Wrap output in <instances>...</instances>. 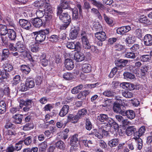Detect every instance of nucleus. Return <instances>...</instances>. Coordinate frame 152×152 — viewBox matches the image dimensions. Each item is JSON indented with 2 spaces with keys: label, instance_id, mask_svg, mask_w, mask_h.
Here are the masks:
<instances>
[{
  "label": "nucleus",
  "instance_id": "nucleus-36",
  "mask_svg": "<svg viewBox=\"0 0 152 152\" xmlns=\"http://www.w3.org/2000/svg\"><path fill=\"white\" fill-rule=\"evenodd\" d=\"M146 130L144 126H142L139 129L138 132H136L135 133V134H136L139 137L143 135L145 133Z\"/></svg>",
  "mask_w": 152,
  "mask_h": 152
},
{
  "label": "nucleus",
  "instance_id": "nucleus-40",
  "mask_svg": "<svg viewBox=\"0 0 152 152\" xmlns=\"http://www.w3.org/2000/svg\"><path fill=\"white\" fill-rule=\"evenodd\" d=\"M46 0H40L36 1L34 3V5L35 7H40L43 6L45 4ZM49 1V0H48Z\"/></svg>",
  "mask_w": 152,
  "mask_h": 152
},
{
  "label": "nucleus",
  "instance_id": "nucleus-6",
  "mask_svg": "<svg viewBox=\"0 0 152 152\" xmlns=\"http://www.w3.org/2000/svg\"><path fill=\"white\" fill-rule=\"evenodd\" d=\"M77 137V134H75L71 137L70 140V145L71 146L70 149V151L75 150L77 143L78 140Z\"/></svg>",
  "mask_w": 152,
  "mask_h": 152
},
{
  "label": "nucleus",
  "instance_id": "nucleus-43",
  "mask_svg": "<svg viewBox=\"0 0 152 152\" xmlns=\"http://www.w3.org/2000/svg\"><path fill=\"white\" fill-rule=\"evenodd\" d=\"M135 130V129L134 127L133 126H129L127 128L126 132L128 136H130L132 134V132Z\"/></svg>",
  "mask_w": 152,
  "mask_h": 152
},
{
  "label": "nucleus",
  "instance_id": "nucleus-34",
  "mask_svg": "<svg viewBox=\"0 0 152 152\" xmlns=\"http://www.w3.org/2000/svg\"><path fill=\"white\" fill-rule=\"evenodd\" d=\"M107 118H108L107 115L103 114H100L97 117V119L102 122L106 121Z\"/></svg>",
  "mask_w": 152,
  "mask_h": 152
},
{
  "label": "nucleus",
  "instance_id": "nucleus-62",
  "mask_svg": "<svg viewBox=\"0 0 152 152\" xmlns=\"http://www.w3.org/2000/svg\"><path fill=\"white\" fill-rule=\"evenodd\" d=\"M53 107V104H48L44 107V109L45 111H50V110L52 109Z\"/></svg>",
  "mask_w": 152,
  "mask_h": 152
},
{
  "label": "nucleus",
  "instance_id": "nucleus-38",
  "mask_svg": "<svg viewBox=\"0 0 152 152\" xmlns=\"http://www.w3.org/2000/svg\"><path fill=\"white\" fill-rule=\"evenodd\" d=\"M21 71L26 74H28L30 71V69L28 66L26 65H23L21 66Z\"/></svg>",
  "mask_w": 152,
  "mask_h": 152
},
{
  "label": "nucleus",
  "instance_id": "nucleus-22",
  "mask_svg": "<svg viewBox=\"0 0 152 152\" xmlns=\"http://www.w3.org/2000/svg\"><path fill=\"white\" fill-rule=\"evenodd\" d=\"M124 113L125 114L122 115L123 116L126 115L128 118L130 119H133L135 117V113L132 110H129L126 112L124 111Z\"/></svg>",
  "mask_w": 152,
  "mask_h": 152
},
{
  "label": "nucleus",
  "instance_id": "nucleus-4",
  "mask_svg": "<svg viewBox=\"0 0 152 152\" xmlns=\"http://www.w3.org/2000/svg\"><path fill=\"white\" fill-rule=\"evenodd\" d=\"M20 40L18 41L16 43V51L20 53L26 49L25 47L23 44L24 40L23 37L21 36H20Z\"/></svg>",
  "mask_w": 152,
  "mask_h": 152
},
{
  "label": "nucleus",
  "instance_id": "nucleus-26",
  "mask_svg": "<svg viewBox=\"0 0 152 152\" xmlns=\"http://www.w3.org/2000/svg\"><path fill=\"white\" fill-rule=\"evenodd\" d=\"M26 84L27 88H31L35 86V83L34 80L32 78L27 79L26 81Z\"/></svg>",
  "mask_w": 152,
  "mask_h": 152
},
{
  "label": "nucleus",
  "instance_id": "nucleus-64",
  "mask_svg": "<svg viewBox=\"0 0 152 152\" xmlns=\"http://www.w3.org/2000/svg\"><path fill=\"white\" fill-rule=\"evenodd\" d=\"M20 90L21 91H26L28 90V88L26 86V85H25L24 83H21L20 86L19 87Z\"/></svg>",
  "mask_w": 152,
  "mask_h": 152
},
{
  "label": "nucleus",
  "instance_id": "nucleus-42",
  "mask_svg": "<svg viewBox=\"0 0 152 152\" xmlns=\"http://www.w3.org/2000/svg\"><path fill=\"white\" fill-rule=\"evenodd\" d=\"M122 95L126 98H130L132 97L133 94L131 92L124 91L122 93Z\"/></svg>",
  "mask_w": 152,
  "mask_h": 152
},
{
  "label": "nucleus",
  "instance_id": "nucleus-9",
  "mask_svg": "<svg viewBox=\"0 0 152 152\" xmlns=\"http://www.w3.org/2000/svg\"><path fill=\"white\" fill-rule=\"evenodd\" d=\"M131 29V27L129 26H122L117 29V33L118 34L123 35L129 31Z\"/></svg>",
  "mask_w": 152,
  "mask_h": 152
},
{
  "label": "nucleus",
  "instance_id": "nucleus-53",
  "mask_svg": "<svg viewBox=\"0 0 152 152\" xmlns=\"http://www.w3.org/2000/svg\"><path fill=\"white\" fill-rule=\"evenodd\" d=\"M66 46L68 48L70 49H73L75 48V42H68Z\"/></svg>",
  "mask_w": 152,
  "mask_h": 152
},
{
  "label": "nucleus",
  "instance_id": "nucleus-35",
  "mask_svg": "<svg viewBox=\"0 0 152 152\" xmlns=\"http://www.w3.org/2000/svg\"><path fill=\"white\" fill-rule=\"evenodd\" d=\"M91 3L96 6L98 8L103 9L104 8V6L100 2L97 1L95 0H91Z\"/></svg>",
  "mask_w": 152,
  "mask_h": 152
},
{
  "label": "nucleus",
  "instance_id": "nucleus-61",
  "mask_svg": "<svg viewBox=\"0 0 152 152\" xmlns=\"http://www.w3.org/2000/svg\"><path fill=\"white\" fill-rule=\"evenodd\" d=\"M21 108L20 106L13 107L10 109V112L13 114L19 111L20 110V109Z\"/></svg>",
  "mask_w": 152,
  "mask_h": 152
},
{
  "label": "nucleus",
  "instance_id": "nucleus-5",
  "mask_svg": "<svg viewBox=\"0 0 152 152\" xmlns=\"http://www.w3.org/2000/svg\"><path fill=\"white\" fill-rule=\"evenodd\" d=\"M51 6L48 4H47L45 5L44 10L40 9L37 10L36 12V14L37 16V18H41L44 15L45 11H48L50 10Z\"/></svg>",
  "mask_w": 152,
  "mask_h": 152
},
{
  "label": "nucleus",
  "instance_id": "nucleus-52",
  "mask_svg": "<svg viewBox=\"0 0 152 152\" xmlns=\"http://www.w3.org/2000/svg\"><path fill=\"white\" fill-rule=\"evenodd\" d=\"M128 60H127L120 59L118 61V66H125L128 63Z\"/></svg>",
  "mask_w": 152,
  "mask_h": 152
},
{
  "label": "nucleus",
  "instance_id": "nucleus-29",
  "mask_svg": "<svg viewBox=\"0 0 152 152\" xmlns=\"http://www.w3.org/2000/svg\"><path fill=\"white\" fill-rule=\"evenodd\" d=\"M8 30L6 26L0 24V34L1 35H5L7 34Z\"/></svg>",
  "mask_w": 152,
  "mask_h": 152
},
{
  "label": "nucleus",
  "instance_id": "nucleus-30",
  "mask_svg": "<svg viewBox=\"0 0 152 152\" xmlns=\"http://www.w3.org/2000/svg\"><path fill=\"white\" fill-rule=\"evenodd\" d=\"M6 105L4 101L0 102V113L1 114L4 113L6 111Z\"/></svg>",
  "mask_w": 152,
  "mask_h": 152
},
{
  "label": "nucleus",
  "instance_id": "nucleus-39",
  "mask_svg": "<svg viewBox=\"0 0 152 152\" xmlns=\"http://www.w3.org/2000/svg\"><path fill=\"white\" fill-rule=\"evenodd\" d=\"M56 145L57 148L61 150H64L65 147V144L61 140H60L56 142Z\"/></svg>",
  "mask_w": 152,
  "mask_h": 152
},
{
  "label": "nucleus",
  "instance_id": "nucleus-17",
  "mask_svg": "<svg viewBox=\"0 0 152 152\" xmlns=\"http://www.w3.org/2000/svg\"><path fill=\"white\" fill-rule=\"evenodd\" d=\"M7 37L9 39L11 40H15L16 34L15 32L13 29H8L7 33Z\"/></svg>",
  "mask_w": 152,
  "mask_h": 152
},
{
  "label": "nucleus",
  "instance_id": "nucleus-44",
  "mask_svg": "<svg viewBox=\"0 0 152 152\" xmlns=\"http://www.w3.org/2000/svg\"><path fill=\"white\" fill-rule=\"evenodd\" d=\"M124 76L125 79H133L135 77L134 75L128 72H125L124 73Z\"/></svg>",
  "mask_w": 152,
  "mask_h": 152
},
{
  "label": "nucleus",
  "instance_id": "nucleus-15",
  "mask_svg": "<svg viewBox=\"0 0 152 152\" xmlns=\"http://www.w3.org/2000/svg\"><path fill=\"white\" fill-rule=\"evenodd\" d=\"M120 86L124 89L126 90H132L134 88V85L129 83L124 82L121 83Z\"/></svg>",
  "mask_w": 152,
  "mask_h": 152
},
{
  "label": "nucleus",
  "instance_id": "nucleus-46",
  "mask_svg": "<svg viewBox=\"0 0 152 152\" xmlns=\"http://www.w3.org/2000/svg\"><path fill=\"white\" fill-rule=\"evenodd\" d=\"M151 58V56L149 55H143L140 57V59L143 62L149 61Z\"/></svg>",
  "mask_w": 152,
  "mask_h": 152
},
{
  "label": "nucleus",
  "instance_id": "nucleus-51",
  "mask_svg": "<svg viewBox=\"0 0 152 152\" xmlns=\"http://www.w3.org/2000/svg\"><path fill=\"white\" fill-rule=\"evenodd\" d=\"M20 55L21 56H23L24 58L27 57V58H30L31 56L30 54L29 53V52L27 51L25 49V51H23V52H21Z\"/></svg>",
  "mask_w": 152,
  "mask_h": 152
},
{
  "label": "nucleus",
  "instance_id": "nucleus-57",
  "mask_svg": "<svg viewBox=\"0 0 152 152\" xmlns=\"http://www.w3.org/2000/svg\"><path fill=\"white\" fill-rule=\"evenodd\" d=\"M20 76L19 75H17L13 78V83L14 85H16L20 82Z\"/></svg>",
  "mask_w": 152,
  "mask_h": 152
},
{
  "label": "nucleus",
  "instance_id": "nucleus-24",
  "mask_svg": "<svg viewBox=\"0 0 152 152\" xmlns=\"http://www.w3.org/2000/svg\"><path fill=\"white\" fill-rule=\"evenodd\" d=\"M136 40V38L134 35H130L126 39L125 42L128 44H131L134 43Z\"/></svg>",
  "mask_w": 152,
  "mask_h": 152
},
{
  "label": "nucleus",
  "instance_id": "nucleus-60",
  "mask_svg": "<svg viewBox=\"0 0 152 152\" xmlns=\"http://www.w3.org/2000/svg\"><path fill=\"white\" fill-rule=\"evenodd\" d=\"M50 40L52 42H56L58 40V37L56 35H53L50 37Z\"/></svg>",
  "mask_w": 152,
  "mask_h": 152
},
{
  "label": "nucleus",
  "instance_id": "nucleus-59",
  "mask_svg": "<svg viewBox=\"0 0 152 152\" xmlns=\"http://www.w3.org/2000/svg\"><path fill=\"white\" fill-rule=\"evenodd\" d=\"M94 28L97 31H100L102 29V26L99 22L95 23L94 25Z\"/></svg>",
  "mask_w": 152,
  "mask_h": 152
},
{
  "label": "nucleus",
  "instance_id": "nucleus-48",
  "mask_svg": "<svg viewBox=\"0 0 152 152\" xmlns=\"http://www.w3.org/2000/svg\"><path fill=\"white\" fill-rule=\"evenodd\" d=\"M34 126L32 124L30 123H27L24 125L23 127V129L24 131L30 130L33 129Z\"/></svg>",
  "mask_w": 152,
  "mask_h": 152
},
{
  "label": "nucleus",
  "instance_id": "nucleus-37",
  "mask_svg": "<svg viewBox=\"0 0 152 152\" xmlns=\"http://www.w3.org/2000/svg\"><path fill=\"white\" fill-rule=\"evenodd\" d=\"M83 88V85L82 84H80L76 87L73 88L71 91L72 93L73 94H76L79 92Z\"/></svg>",
  "mask_w": 152,
  "mask_h": 152
},
{
  "label": "nucleus",
  "instance_id": "nucleus-20",
  "mask_svg": "<svg viewBox=\"0 0 152 152\" xmlns=\"http://www.w3.org/2000/svg\"><path fill=\"white\" fill-rule=\"evenodd\" d=\"M79 119L77 115L69 114L67 116V122H71L73 123H76Z\"/></svg>",
  "mask_w": 152,
  "mask_h": 152
},
{
  "label": "nucleus",
  "instance_id": "nucleus-31",
  "mask_svg": "<svg viewBox=\"0 0 152 152\" xmlns=\"http://www.w3.org/2000/svg\"><path fill=\"white\" fill-rule=\"evenodd\" d=\"M4 70L6 72H10L13 69V67L12 65L9 64H5L2 66Z\"/></svg>",
  "mask_w": 152,
  "mask_h": 152
},
{
  "label": "nucleus",
  "instance_id": "nucleus-8",
  "mask_svg": "<svg viewBox=\"0 0 152 152\" xmlns=\"http://www.w3.org/2000/svg\"><path fill=\"white\" fill-rule=\"evenodd\" d=\"M79 31V28L78 27H72L69 34L70 38L72 39H76Z\"/></svg>",
  "mask_w": 152,
  "mask_h": 152
},
{
  "label": "nucleus",
  "instance_id": "nucleus-7",
  "mask_svg": "<svg viewBox=\"0 0 152 152\" xmlns=\"http://www.w3.org/2000/svg\"><path fill=\"white\" fill-rule=\"evenodd\" d=\"M59 18L64 23H66V26L69 25L71 21L70 16L67 13H63L59 15Z\"/></svg>",
  "mask_w": 152,
  "mask_h": 152
},
{
  "label": "nucleus",
  "instance_id": "nucleus-27",
  "mask_svg": "<svg viewBox=\"0 0 152 152\" xmlns=\"http://www.w3.org/2000/svg\"><path fill=\"white\" fill-rule=\"evenodd\" d=\"M23 116L20 114H15L12 116L14 119V122L17 124H20L22 121Z\"/></svg>",
  "mask_w": 152,
  "mask_h": 152
},
{
  "label": "nucleus",
  "instance_id": "nucleus-50",
  "mask_svg": "<svg viewBox=\"0 0 152 152\" xmlns=\"http://www.w3.org/2000/svg\"><path fill=\"white\" fill-rule=\"evenodd\" d=\"M124 56L127 58L132 59L135 58V53L131 52L126 53L125 54Z\"/></svg>",
  "mask_w": 152,
  "mask_h": 152
},
{
  "label": "nucleus",
  "instance_id": "nucleus-33",
  "mask_svg": "<svg viewBox=\"0 0 152 152\" xmlns=\"http://www.w3.org/2000/svg\"><path fill=\"white\" fill-rule=\"evenodd\" d=\"M118 143V140L117 139H113L109 141L108 145L111 147L116 146Z\"/></svg>",
  "mask_w": 152,
  "mask_h": 152
},
{
  "label": "nucleus",
  "instance_id": "nucleus-11",
  "mask_svg": "<svg viewBox=\"0 0 152 152\" xmlns=\"http://www.w3.org/2000/svg\"><path fill=\"white\" fill-rule=\"evenodd\" d=\"M143 41L146 46H151L152 45V36L150 34L146 35L144 37Z\"/></svg>",
  "mask_w": 152,
  "mask_h": 152
},
{
  "label": "nucleus",
  "instance_id": "nucleus-54",
  "mask_svg": "<svg viewBox=\"0 0 152 152\" xmlns=\"http://www.w3.org/2000/svg\"><path fill=\"white\" fill-rule=\"evenodd\" d=\"M139 21L142 23H147L149 22L147 18L144 15L142 16L139 18Z\"/></svg>",
  "mask_w": 152,
  "mask_h": 152
},
{
  "label": "nucleus",
  "instance_id": "nucleus-1",
  "mask_svg": "<svg viewBox=\"0 0 152 152\" xmlns=\"http://www.w3.org/2000/svg\"><path fill=\"white\" fill-rule=\"evenodd\" d=\"M121 101L118 100V102H115L114 104L113 110L114 111L117 113H118L121 115H124V107L120 104V102Z\"/></svg>",
  "mask_w": 152,
  "mask_h": 152
},
{
  "label": "nucleus",
  "instance_id": "nucleus-12",
  "mask_svg": "<svg viewBox=\"0 0 152 152\" xmlns=\"http://www.w3.org/2000/svg\"><path fill=\"white\" fill-rule=\"evenodd\" d=\"M64 64L66 68L68 70H72L74 66V64L73 61L70 58H68L66 59Z\"/></svg>",
  "mask_w": 152,
  "mask_h": 152
},
{
  "label": "nucleus",
  "instance_id": "nucleus-63",
  "mask_svg": "<svg viewBox=\"0 0 152 152\" xmlns=\"http://www.w3.org/2000/svg\"><path fill=\"white\" fill-rule=\"evenodd\" d=\"M139 48V45L135 44L132 47L130 48V50L133 52L136 51Z\"/></svg>",
  "mask_w": 152,
  "mask_h": 152
},
{
  "label": "nucleus",
  "instance_id": "nucleus-56",
  "mask_svg": "<svg viewBox=\"0 0 152 152\" xmlns=\"http://www.w3.org/2000/svg\"><path fill=\"white\" fill-rule=\"evenodd\" d=\"M137 148L140 150L142 146V140L139 138H138L137 140Z\"/></svg>",
  "mask_w": 152,
  "mask_h": 152
},
{
  "label": "nucleus",
  "instance_id": "nucleus-58",
  "mask_svg": "<svg viewBox=\"0 0 152 152\" xmlns=\"http://www.w3.org/2000/svg\"><path fill=\"white\" fill-rule=\"evenodd\" d=\"M103 95L106 96L110 97L112 96L113 95V92L110 90H106L103 93Z\"/></svg>",
  "mask_w": 152,
  "mask_h": 152
},
{
  "label": "nucleus",
  "instance_id": "nucleus-13",
  "mask_svg": "<svg viewBox=\"0 0 152 152\" xmlns=\"http://www.w3.org/2000/svg\"><path fill=\"white\" fill-rule=\"evenodd\" d=\"M40 33V31L35 32V34L37 35L35 37V40L37 42H41L45 39L46 35L44 34Z\"/></svg>",
  "mask_w": 152,
  "mask_h": 152
},
{
  "label": "nucleus",
  "instance_id": "nucleus-32",
  "mask_svg": "<svg viewBox=\"0 0 152 152\" xmlns=\"http://www.w3.org/2000/svg\"><path fill=\"white\" fill-rule=\"evenodd\" d=\"M60 6L63 9H68L69 7L68 0H61Z\"/></svg>",
  "mask_w": 152,
  "mask_h": 152
},
{
  "label": "nucleus",
  "instance_id": "nucleus-49",
  "mask_svg": "<svg viewBox=\"0 0 152 152\" xmlns=\"http://www.w3.org/2000/svg\"><path fill=\"white\" fill-rule=\"evenodd\" d=\"M63 77L66 80H70L72 79L73 77L71 73L67 72L64 74Z\"/></svg>",
  "mask_w": 152,
  "mask_h": 152
},
{
  "label": "nucleus",
  "instance_id": "nucleus-16",
  "mask_svg": "<svg viewBox=\"0 0 152 152\" xmlns=\"http://www.w3.org/2000/svg\"><path fill=\"white\" fill-rule=\"evenodd\" d=\"M20 103V107L22 108L24 105L29 106L31 107L33 102L31 99H26L24 101L23 99H20L19 101Z\"/></svg>",
  "mask_w": 152,
  "mask_h": 152
},
{
  "label": "nucleus",
  "instance_id": "nucleus-10",
  "mask_svg": "<svg viewBox=\"0 0 152 152\" xmlns=\"http://www.w3.org/2000/svg\"><path fill=\"white\" fill-rule=\"evenodd\" d=\"M19 23L21 26L26 29L29 30L31 27V23L26 20L20 19Z\"/></svg>",
  "mask_w": 152,
  "mask_h": 152
},
{
  "label": "nucleus",
  "instance_id": "nucleus-2",
  "mask_svg": "<svg viewBox=\"0 0 152 152\" xmlns=\"http://www.w3.org/2000/svg\"><path fill=\"white\" fill-rule=\"evenodd\" d=\"M81 37L83 47L86 49H90V45L88 39L87 34L85 31L81 32Z\"/></svg>",
  "mask_w": 152,
  "mask_h": 152
},
{
  "label": "nucleus",
  "instance_id": "nucleus-19",
  "mask_svg": "<svg viewBox=\"0 0 152 152\" xmlns=\"http://www.w3.org/2000/svg\"><path fill=\"white\" fill-rule=\"evenodd\" d=\"M74 58L77 62L81 61L84 60V56L81 53L77 52L74 55Z\"/></svg>",
  "mask_w": 152,
  "mask_h": 152
},
{
  "label": "nucleus",
  "instance_id": "nucleus-55",
  "mask_svg": "<svg viewBox=\"0 0 152 152\" xmlns=\"http://www.w3.org/2000/svg\"><path fill=\"white\" fill-rule=\"evenodd\" d=\"M92 125L89 120L87 119L86 120V129L88 130H90L92 128Z\"/></svg>",
  "mask_w": 152,
  "mask_h": 152
},
{
  "label": "nucleus",
  "instance_id": "nucleus-25",
  "mask_svg": "<svg viewBox=\"0 0 152 152\" xmlns=\"http://www.w3.org/2000/svg\"><path fill=\"white\" fill-rule=\"evenodd\" d=\"M92 133L99 139L102 138L103 135H104V134L102 132V131H99V128L98 130L95 129L93 130L92 132Z\"/></svg>",
  "mask_w": 152,
  "mask_h": 152
},
{
  "label": "nucleus",
  "instance_id": "nucleus-45",
  "mask_svg": "<svg viewBox=\"0 0 152 152\" xmlns=\"http://www.w3.org/2000/svg\"><path fill=\"white\" fill-rule=\"evenodd\" d=\"M23 141H20L16 143L14 149L15 150L18 151L20 150L22 148Z\"/></svg>",
  "mask_w": 152,
  "mask_h": 152
},
{
  "label": "nucleus",
  "instance_id": "nucleus-28",
  "mask_svg": "<svg viewBox=\"0 0 152 152\" xmlns=\"http://www.w3.org/2000/svg\"><path fill=\"white\" fill-rule=\"evenodd\" d=\"M82 70L84 72L88 73L91 70V66L89 64H84L82 66Z\"/></svg>",
  "mask_w": 152,
  "mask_h": 152
},
{
  "label": "nucleus",
  "instance_id": "nucleus-47",
  "mask_svg": "<svg viewBox=\"0 0 152 152\" xmlns=\"http://www.w3.org/2000/svg\"><path fill=\"white\" fill-rule=\"evenodd\" d=\"M91 12L92 13H94L98 17V18L100 20H101L102 19V17L101 15L99 12V11L96 9L93 8L91 9Z\"/></svg>",
  "mask_w": 152,
  "mask_h": 152
},
{
  "label": "nucleus",
  "instance_id": "nucleus-18",
  "mask_svg": "<svg viewBox=\"0 0 152 152\" xmlns=\"http://www.w3.org/2000/svg\"><path fill=\"white\" fill-rule=\"evenodd\" d=\"M108 124H102L101 126H99V131H102L103 133H104V135L107 134V132L110 131V126L108 127Z\"/></svg>",
  "mask_w": 152,
  "mask_h": 152
},
{
  "label": "nucleus",
  "instance_id": "nucleus-23",
  "mask_svg": "<svg viewBox=\"0 0 152 152\" xmlns=\"http://www.w3.org/2000/svg\"><path fill=\"white\" fill-rule=\"evenodd\" d=\"M33 25L36 27H40L43 24L42 20L39 18H34L32 21Z\"/></svg>",
  "mask_w": 152,
  "mask_h": 152
},
{
  "label": "nucleus",
  "instance_id": "nucleus-41",
  "mask_svg": "<svg viewBox=\"0 0 152 152\" xmlns=\"http://www.w3.org/2000/svg\"><path fill=\"white\" fill-rule=\"evenodd\" d=\"M87 113V110L85 109H83L79 110L77 115L79 119L85 115Z\"/></svg>",
  "mask_w": 152,
  "mask_h": 152
},
{
  "label": "nucleus",
  "instance_id": "nucleus-14",
  "mask_svg": "<svg viewBox=\"0 0 152 152\" xmlns=\"http://www.w3.org/2000/svg\"><path fill=\"white\" fill-rule=\"evenodd\" d=\"M95 35L97 39L101 42L104 41L106 39V34L104 31L96 32Z\"/></svg>",
  "mask_w": 152,
  "mask_h": 152
},
{
  "label": "nucleus",
  "instance_id": "nucleus-21",
  "mask_svg": "<svg viewBox=\"0 0 152 152\" xmlns=\"http://www.w3.org/2000/svg\"><path fill=\"white\" fill-rule=\"evenodd\" d=\"M69 109V107L68 105H64L59 113V115L61 117L64 116L68 112Z\"/></svg>",
  "mask_w": 152,
  "mask_h": 152
},
{
  "label": "nucleus",
  "instance_id": "nucleus-3",
  "mask_svg": "<svg viewBox=\"0 0 152 152\" xmlns=\"http://www.w3.org/2000/svg\"><path fill=\"white\" fill-rule=\"evenodd\" d=\"M28 47L33 52H37L40 49L39 44L34 40H29L28 42Z\"/></svg>",
  "mask_w": 152,
  "mask_h": 152
}]
</instances>
